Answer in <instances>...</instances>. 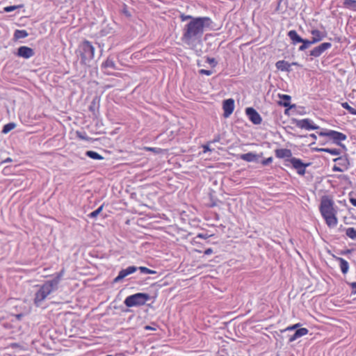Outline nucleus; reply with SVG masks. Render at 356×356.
Wrapping results in <instances>:
<instances>
[{"label":"nucleus","instance_id":"nucleus-25","mask_svg":"<svg viewBox=\"0 0 356 356\" xmlns=\"http://www.w3.org/2000/svg\"><path fill=\"white\" fill-rule=\"evenodd\" d=\"M339 230H344L346 236L352 240L356 241V229L354 227H348L343 229L342 226L339 227Z\"/></svg>","mask_w":356,"mask_h":356},{"label":"nucleus","instance_id":"nucleus-4","mask_svg":"<svg viewBox=\"0 0 356 356\" xmlns=\"http://www.w3.org/2000/svg\"><path fill=\"white\" fill-rule=\"evenodd\" d=\"M150 299V296L145 293H137L127 296L124 304L128 307L144 305Z\"/></svg>","mask_w":356,"mask_h":356},{"label":"nucleus","instance_id":"nucleus-52","mask_svg":"<svg viewBox=\"0 0 356 356\" xmlns=\"http://www.w3.org/2000/svg\"><path fill=\"white\" fill-rule=\"evenodd\" d=\"M12 161V159L10 158H8L6 159L4 162L6 163V162H10Z\"/></svg>","mask_w":356,"mask_h":356},{"label":"nucleus","instance_id":"nucleus-8","mask_svg":"<svg viewBox=\"0 0 356 356\" xmlns=\"http://www.w3.org/2000/svg\"><path fill=\"white\" fill-rule=\"evenodd\" d=\"M318 134L321 136L330 137L337 144H339L341 141L345 140L347 138L344 134L334 130L321 131Z\"/></svg>","mask_w":356,"mask_h":356},{"label":"nucleus","instance_id":"nucleus-7","mask_svg":"<svg viewBox=\"0 0 356 356\" xmlns=\"http://www.w3.org/2000/svg\"><path fill=\"white\" fill-rule=\"evenodd\" d=\"M287 161L290 162L293 168L296 170L297 173L300 175H304L306 172V168L310 165L309 163H305L301 159L296 157H292L288 159Z\"/></svg>","mask_w":356,"mask_h":356},{"label":"nucleus","instance_id":"nucleus-23","mask_svg":"<svg viewBox=\"0 0 356 356\" xmlns=\"http://www.w3.org/2000/svg\"><path fill=\"white\" fill-rule=\"evenodd\" d=\"M240 158L247 162L256 161L258 159V155L253 152H248L241 154Z\"/></svg>","mask_w":356,"mask_h":356},{"label":"nucleus","instance_id":"nucleus-20","mask_svg":"<svg viewBox=\"0 0 356 356\" xmlns=\"http://www.w3.org/2000/svg\"><path fill=\"white\" fill-rule=\"evenodd\" d=\"M288 36L291 40L293 44L303 42V39L297 33L295 30L289 31Z\"/></svg>","mask_w":356,"mask_h":356},{"label":"nucleus","instance_id":"nucleus-54","mask_svg":"<svg viewBox=\"0 0 356 356\" xmlns=\"http://www.w3.org/2000/svg\"><path fill=\"white\" fill-rule=\"evenodd\" d=\"M106 356H113V355H106Z\"/></svg>","mask_w":356,"mask_h":356},{"label":"nucleus","instance_id":"nucleus-12","mask_svg":"<svg viewBox=\"0 0 356 356\" xmlns=\"http://www.w3.org/2000/svg\"><path fill=\"white\" fill-rule=\"evenodd\" d=\"M138 270V268L134 266H129L125 269H122L118 276L114 279L115 282H119L127 276L135 273Z\"/></svg>","mask_w":356,"mask_h":356},{"label":"nucleus","instance_id":"nucleus-45","mask_svg":"<svg viewBox=\"0 0 356 356\" xmlns=\"http://www.w3.org/2000/svg\"><path fill=\"white\" fill-rule=\"evenodd\" d=\"M95 102L92 101L91 103V105L89 107V109L92 112H95Z\"/></svg>","mask_w":356,"mask_h":356},{"label":"nucleus","instance_id":"nucleus-35","mask_svg":"<svg viewBox=\"0 0 356 356\" xmlns=\"http://www.w3.org/2000/svg\"><path fill=\"white\" fill-rule=\"evenodd\" d=\"M102 209L103 205L100 206L98 209L90 213L88 216L91 218H95L102 212Z\"/></svg>","mask_w":356,"mask_h":356},{"label":"nucleus","instance_id":"nucleus-24","mask_svg":"<svg viewBox=\"0 0 356 356\" xmlns=\"http://www.w3.org/2000/svg\"><path fill=\"white\" fill-rule=\"evenodd\" d=\"M280 99L282 100L280 102V105L283 106L284 107H289L290 108L295 107V105H291L290 104V100L291 97L288 95H280Z\"/></svg>","mask_w":356,"mask_h":356},{"label":"nucleus","instance_id":"nucleus-1","mask_svg":"<svg viewBox=\"0 0 356 356\" xmlns=\"http://www.w3.org/2000/svg\"><path fill=\"white\" fill-rule=\"evenodd\" d=\"M182 22L188 21L182 29L181 42L191 49H195L202 42L204 31L211 26L212 21L208 17H193L181 14Z\"/></svg>","mask_w":356,"mask_h":356},{"label":"nucleus","instance_id":"nucleus-43","mask_svg":"<svg viewBox=\"0 0 356 356\" xmlns=\"http://www.w3.org/2000/svg\"><path fill=\"white\" fill-rule=\"evenodd\" d=\"M196 237L203 238V239H207L209 237V236L207 234L200 233V234H198Z\"/></svg>","mask_w":356,"mask_h":356},{"label":"nucleus","instance_id":"nucleus-28","mask_svg":"<svg viewBox=\"0 0 356 356\" xmlns=\"http://www.w3.org/2000/svg\"><path fill=\"white\" fill-rule=\"evenodd\" d=\"M29 35L28 32L26 30H16L14 33V39L15 40L25 38Z\"/></svg>","mask_w":356,"mask_h":356},{"label":"nucleus","instance_id":"nucleus-48","mask_svg":"<svg viewBox=\"0 0 356 356\" xmlns=\"http://www.w3.org/2000/svg\"><path fill=\"white\" fill-rule=\"evenodd\" d=\"M145 330H156V328L151 327L150 325H145L144 327Z\"/></svg>","mask_w":356,"mask_h":356},{"label":"nucleus","instance_id":"nucleus-33","mask_svg":"<svg viewBox=\"0 0 356 356\" xmlns=\"http://www.w3.org/2000/svg\"><path fill=\"white\" fill-rule=\"evenodd\" d=\"M15 127V123L12 122V123L6 124L3 126L2 132L3 134H7L9 131H10L11 130H13Z\"/></svg>","mask_w":356,"mask_h":356},{"label":"nucleus","instance_id":"nucleus-41","mask_svg":"<svg viewBox=\"0 0 356 356\" xmlns=\"http://www.w3.org/2000/svg\"><path fill=\"white\" fill-rule=\"evenodd\" d=\"M17 7L15 6H6L4 8V11L6 13H10L15 10Z\"/></svg>","mask_w":356,"mask_h":356},{"label":"nucleus","instance_id":"nucleus-40","mask_svg":"<svg viewBox=\"0 0 356 356\" xmlns=\"http://www.w3.org/2000/svg\"><path fill=\"white\" fill-rule=\"evenodd\" d=\"M332 171L333 172H343L345 170L343 169H342L341 167H340L338 164H337V165H334L332 167Z\"/></svg>","mask_w":356,"mask_h":356},{"label":"nucleus","instance_id":"nucleus-42","mask_svg":"<svg viewBox=\"0 0 356 356\" xmlns=\"http://www.w3.org/2000/svg\"><path fill=\"white\" fill-rule=\"evenodd\" d=\"M76 135H77V136H78L79 138H81V139H82V140H88V136H86V134H83V133H81V132L77 131V132H76Z\"/></svg>","mask_w":356,"mask_h":356},{"label":"nucleus","instance_id":"nucleus-46","mask_svg":"<svg viewBox=\"0 0 356 356\" xmlns=\"http://www.w3.org/2000/svg\"><path fill=\"white\" fill-rule=\"evenodd\" d=\"M350 202L354 206L356 207V198L350 197L349 198Z\"/></svg>","mask_w":356,"mask_h":356},{"label":"nucleus","instance_id":"nucleus-14","mask_svg":"<svg viewBox=\"0 0 356 356\" xmlns=\"http://www.w3.org/2000/svg\"><path fill=\"white\" fill-rule=\"evenodd\" d=\"M34 55V51L33 49L26 47L22 46L18 48L17 56L19 57H22L26 59H28L32 57Z\"/></svg>","mask_w":356,"mask_h":356},{"label":"nucleus","instance_id":"nucleus-2","mask_svg":"<svg viewBox=\"0 0 356 356\" xmlns=\"http://www.w3.org/2000/svg\"><path fill=\"white\" fill-rule=\"evenodd\" d=\"M334 201L328 196L322 197L319 209L323 218L325 219V222L329 227H336L338 222L337 211L334 209Z\"/></svg>","mask_w":356,"mask_h":356},{"label":"nucleus","instance_id":"nucleus-27","mask_svg":"<svg viewBox=\"0 0 356 356\" xmlns=\"http://www.w3.org/2000/svg\"><path fill=\"white\" fill-rule=\"evenodd\" d=\"M343 7L356 12V0H344Z\"/></svg>","mask_w":356,"mask_h":356},{"label":"nucleus","instance_id":"nucleus-53","mask_svg":"<svg viewBox=\"0 0 356 356\" xmlns=\"http://www.w3.org/2000/svg\"><path fill=\"white\" fill-rule=\"evenodd\" d=\"M148 150H150V151H154V148H153V147H149V148H148Z\"/></svg>","mask_w":356,"mask_h":356},{"label":"nucleus","instance_id":"nucleus-47","mask_svg":"<svg viewBox=\"0 0 356 356\" xmlns=\"http://www.w3.org/2000/svg\"><path fill=\"white\" fill-rule=\"evenodd\" d=\"M212 253H213V250L211 248H207L204 251V254H206V255H209V254H211Z\"/></svg>","mask_w":356,"mask_h":356},{"label":"nucleus","instance_id":"nucleus-6","mask_svg":"<svg viewBox=\"0 0 356 356\" xmlns=\"http://www.w3.org/2000/svg\"><path fill=\"white\" fill-rule=\"evenodd\" d=\"M287 161L290 162L293 168L296 170L297 173L300 175H304L306 172V168L310 165L309 163H305L301 159L296 157H292L288 159Z\"/></svg>","mask_w":356,"mask_h":356},{"label":"nucleus","instance_id":"nucleus-51","mask_svg":"<svg viewBox=\"0 0 356 356\" xmlns=\"http://www.w3.org/2000/svg\"><path fill=\"white\" fill-rule=\"evenodd\" d=\"M309 136L312 137L313 139L316 140V136L314 134H311Z\"/></svg>","mask_w":356,"mask_h":356},{"label":"nucleus","instance_id":"nucleus-26","mask_svg":"<svg viewBox=\"0 0 356 356\" xmlns=\"http://www.w3.org/2000/svg\"><path fill=\"white\" fill-rule=\"evenodd\" d=\"M102 68L117 70L115 61L113 58L108 57L107 59L102 64Z\"/></svg>","mask_w":356,"mask_h":356},{"label":"nucleus","instance_id":"nucleus-21","mask_svg":"<svg viewBox=\"0 0 356 356\" xmlns=\"http://www.w3.org/2000/svg\"><path fill=\"white\" fill-rule=\"evenodd\" d=\"M336 260L339 262V267L343 274H346L349 269L348 262L341 257H336Z\"/></svg>","mask_w":356,"mask_h":356},{"label":"nucleus","instance_id":"nucleus-19","mask_svg":"<svg viewBox=\"0 0 356 356\" xmlns=\"http://www.w3.org/2000/svg\"><path fill=\"white\" fill-rule=\"evenodd\" d=\"M275 66L277 70H281L282 72H290L291 64L282 60H278L275 63Z\"/></svg>","mask_w":356,"mask_h":356},{"label":"nucleus","instance_id":"nucleus-11","mask_svg":"<svg viewBox=\"0 0 356 356\" xmlns=\"http://www.w3.org/2000/svg\"><path fill=\"white\" fill-rule=\"evenodd\" d=\"M332 47V44L330 42H323L318 45V47H314L310 51V56L314 57L320 56L324 51L327 49H330Z\"/></svg>","mask_w":356,"mask_h":356},{"label":"nucleus","instance_id":"nucleus-3","mask_svg":"<svg viewBox=\"0 0 356 356\" xmlns=\"http://www.w3.org/2000/svg\"><path fill=\"white\" fill-rule=\"evenodd\" d=\"M78 52L81 56V62L86 64L94 58L95 47L90 42L84 40L79 44Z\"/></svg>","mask_w":356,"mask_h":356},{"label":"nucleus","instance_id":"nucleus-16","mask_svg":"<svg viewBox=\"0 0 356 356\" xmlns=\"http://www.w3.org/2000/svg\"><path fill=\"white\" fill-rule=\"evenodd\" d=\"M275 156L279 159L287 158V159H290L291 158H292V152H291V149H285V148L277 149L275 150Z\"/></svg>","mask_w":356,"mask_h":356},{"label":"nucleus","instance_id":"nucleus-36","mask_svg":"<svg viewBox=\"0 0 356 356\" xmlns=\"http://www.w3.org/2000/svg\"><path fill=\"white\" fill-rule=\"evenodd\" d=\"M300 326V323H296L293 325L289 326L286 328H285L283 331H291L294 330H298V328Z\"/></svg>","mask_w":356,"mask_h":356},{"label":"nucleus","instance_id":"nucleus-17","mask_svg":"<svg viewBox=\"0 0 356 356\" xmlns=\"http://www.w3.org/2000/svg\"><path fill=\"white\" fill-rule=\"evenodd\" d=\"M311 33L313 35L312 42H314V44L321 41L326 35L325 33L317 29L312 30Z\"/></svg>","mask_w":356,"mask_h":356},{"label":"nucleus","instance_id":"nucleus-5","mask_svg":"<svg viewBox=\"0 0 356 356\" xmlns=\"http://www.w3.org/2000/svg\"><path fill=\"white\" fill-rule=\"evenodd\" d=\"M62 275V272L52 275H46V297L58 289Z\"/></svg>","mask_w":356,"mask_h":356},{"label":"nucleus","instance_id":"nucleus-38","mask_svg":"<svg viewBox=\"0 0 356 356\" xmlns=\"http://www.w3.org/2000/svg\"><path fill=\"white\" fill-rule=\"evenodd\" d=\"M273 162V157H268L261 161L263 165H268Z\"/></svg>","mask_w":356,"mask_h":356},{"label":"nucleus","instance_id":"nucleus-50","mask_svg":"<svg viewBox=\"0 0 356 356\" xmlns=\"http://www.w3.org/2000/svg\"><path fill=\"white\" fill-rule=\"evenodd\" d=\"M23 316V314H15V317L16 318V319L17 320H20L22 318V317Z\"/></svg>","mask_w":356,"mask_h":356},{"label":"nucleus","instance_id":"nucleus-32","mask_svg":"<svg viewBox=\"0 0 356 356\" xmlns=\"http://www.w3.org/2000/svg\"><path fill=\"white\" fill-rule=\"evenodd\" d=\"M341 106L346 109L350 113L353 114V115H356V109H355L354 108L351 107L348 103L347 102H343L341 103Z\"/></svg>","mask_w":356,"mask_h":356},{"label":"nucleus","instance_id":"nucleus-9","mask_svg":"<svg viewBox=\"0 0 356 356\" xmlns=\"http://www.w3.org/2000/svg\"><path fill=\"white\" fill-rule=\"evenodd\" d=\"M297 127L308 131L318 129L319 127L314 124L313 120L309 118L297 120L296 122Z\"/></svg>","mask_w":356,"mask_h":356},{"label":"nucleus","instance_id":"nucleus-49","mask_svg":"<svg viewBox=\"0 0 356 356\" xmlns=\"http://www.w3.org/2000/svg\"><path fill=\"white\" fill-rule=\"evenodd\" d=\"M203 148H204V152L211 151V149L209 148V147L208 145H204Z\"/></svg>","mask_w":356,"mask_h":356},{"label":"nucleus","instance_id":"nucleus-13","mask_svg":"<svg viewBox=\"0 0 356 356\" xmlns=\"http://www.w3.org/2000/svg\"><path fill=\"white\" fill-rule=\"evenodd\" d=\"M222 108L225 117H229L234 111V101L232 99H227L223 102Z\"/></svg>","mask_w":356,"mask_h":356},{"label":"nucleus","instance_id":"nucleus-10","mask_svg":"<svg viewBox=\"0 0 356 356\" xmlns=\"http://www.w3.org/2000/svg\"><path fill=\"white\" fill-rule=\"evenodd\" d=\"M245 114L249 120L254 124H260L262 119L259 113L253 108L248 107L245 109Z\"/></svg>","mask_w":356,"mask_h":356},{"label":"nucleus","instance_id":"nucleus-15","mask_svg":"<svg viewBox=\"0 0 356 356\" xmlns=\"http://www.w3.org/2000/svg\"><path fill=\"white\" fill-rule=\"evenodd\" d=\"M309 332L308 329L305 327L299 328L296 330L295 333L291 335L289 339V342H293L296 339L307 334Z\"/></svg>","mask_w":356,"mask_h":356},{"label":"nucleus","instance_id":"nucleus-39","mask_svg":"<svg viewBox=\"0 0 356 356\" xmlns=\"http://www.w3.org/2000/svg\"><path fill=\"white\" fill-rule=\"evenodd\" d=\"M199 73L200 74H204V75H207V76H210L211 74H212V71L211 70H204V69H202L199 71Z\"/></svg>","mask_w":356,"mask_h":356},{"label":"nucleus","instance_id":"nucleus-37","mask_svg":"<svg viewBox=\"0 0 356 356\" xmlns=\"http://www.w3.org/2000/svg\"><path fill=\"white\" fill-rule=\"evenodd\" d=\"M207 63L210 64L212 67H215L217 65V62L215 58L208 57L207 58Z\"/></svg>","mask_w":356,"mask_h":356},{"label":"nucleus","instance_id":"nucleus-18","mask_svg":"<svg viewBox=\"0 0 356 356\" xmlns=\"http://www.w3.org/2000/svg\"><path fill=\"white\" fill-rule=\"evenodd\" d=\"M333 161L336 162L344 170H348L349 167V161L346 156H339L334 159Z\"/></svg>","mask_w":356,"mask_h":356},{"label":"nucleus","instance_id":"nucleus-30","mask_svg":"<svg viewBox=\"0 0 356 356\" xmlns=\"http://www.w3.org/2000/svg\"><path fill=\"white\" fill-rule=\"evenodd\" d=\"M86 155L87 156H88L89 158H90L92 159H95V160H102V159H104V157L102 155H100L99 154H98L96 152L91 151V150L87 151L86 152Z\"/></svg>","mask_w":356,"mask_h":356},{"label":"nucleus","instance_id":"nucleus-34","mask_svg":"<svg viewBox=\"0 0 356 356\" xmlns=\"http://www.w3.org/2000/svg\"><path fill=\"white\" fill-rule=\"evenodd\" d=\"M138 269L143 274H156V272L155 270H151L145 266H140V267L138 268Z\"/></svg>","mask_w":356,"mask_h":356},{"label":"nucleus","instance_id":"nucleus-44","mask_svg":"<svg viewBox=\"0 0 356 356\" xmlns=\"http://www.w3.org/2000/svg\"><path fill=\"white\" fill-rule=\"evenodd\" d=\"M350 286L353 289V293H356V282L350 283Z\"/></svg>","mask_w":356,"mask_h":356},{"label":"nucleus","instance_id":"nucleus-31","mask_svg":"<svg viewBox=\"0 0 356 356\" xmlns=\"http://www.w3.org/2000/svg\"><path fill=\"white\" fill-rule=\"evenodd\" d=\"M302 44L299 47L298 50L300 51H305L306 49H307L310 45L314 44V42H312L311 40H305L303 39V42H302Z\"/></svg>","mask_w":356,"mask_h":356},{"label":"nucleus","instance_id":"nucleus-29","mask_svg":"<svg viewBox=\"0 0 356 356\" xmlns=\"http://www.w3.org/2000/svg\"><path fill=\"white\" fill-rule=\"evenodd\" d=\"M318 152H327L332 155H339L341 154V150L339 149L336 148H319L317 149Z\"/></svg>","mask_w":356,"mask_h":356},{"label":"nucleus","instance_id":"nucleus-22","mask_svg":"<svg viewBox=\"0 0 356 356\" xmlns=\"http://www.w3.org/2000/svg\"><path fill=\"white\" fill-rule=\"evenodd\" d=\"M44 300V286H42L38 292L35 294V303L37 306H39L42 304V301Z\"/></svg>","mask_w":356,"mask_h":356}]
</instances>
